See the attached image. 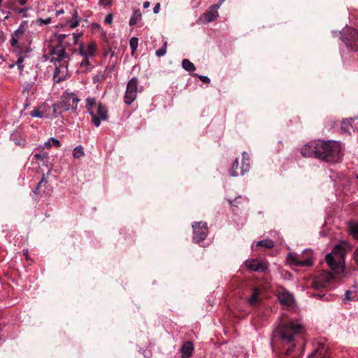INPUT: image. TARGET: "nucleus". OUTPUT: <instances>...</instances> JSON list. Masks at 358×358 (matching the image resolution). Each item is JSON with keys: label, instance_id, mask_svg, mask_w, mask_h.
<instances>
[{"label": "nucleus", "instance_id": "obj_2", "mask_svg": "<svg viewBox=\"0 0 358 358\" xmlns=\"http://www.w3.org/2000/svg\"><path fill=\"white\" fill-rule=\"evenodd\" d=\"M317 144V157L329 162L336 163L342 157L341 143L336 141H315Z\"/></svg>", "mask_w": 358, "mask_h": 358}, {"label": "nucleus", "instance_id": "obj_58", "mask_svg": "<svg viewBox=\"0 0 358 358\" xmlns=\"http://www.w3.org/2000/svg\"><path fill=\"white\" fill-rule=\"evenodd\" d=\"M224 1H225V0H220L219 1H220V4H222Z\"/></svg>", "mask_w": 358, "mask_h": 358}, {"label": "nucleus", "instance_id": "obj_57", "mask_svg": "<svg viewBox=\"0 0 358 358\" xmlns=\"http://www.w3.org/2000/svg\"><path fill=\"white\" fill-rule=\"evenodd\" d=\"M149 6H150V2H148V1H145V2L143 3V8H148Z\"/></svg>", "mask_w": 358, "mask_h": 358}, {"label": "nucleus", "instance_id": "obj_20", "mask_svg": "<svg viewBox=\"0 0 358 358\" xmlns=\"http://www.w3.org/2000/svg\"><path fill=\"white\" fill-rule=\"evenodd\" d=\"M142 19V15L139 9L134 10L133 15L129 20V24L130 27L136 25Z\"/></svg>", "mask_w": 358, "mask_h": 358}, {"label": "nucleus", "instance_id": "obj_56", "mask_svg": "<svg viewBox=\"0 0 358 358\" xmlns=\"http://www.w3.org/2000/svg\"><path fill=\"white\" fill-rule=\"evenodd\" d=\"M27 8H19L17 9L16 11L17 13H21L24 11H27Z\"/></svg>", "mask_w": 358, "mask_h": 358}, {"label": "nucleus", "instance_id": "obj_61", "mask_svg": "<svg viewBox=\"0 0 358 358\" xmlns=\"http://www.w3.org/2000/svg\"><path fill=\"white\" fill-rule=\"evenodd\" d=\"M357 300H358V298H357Z\"/></svg>", "mask_w": 358, "mask_h": 358}, {"label": "nucleus", "instance_id": "obj_50", "mask_svg": "<svg viewBox=\"0 0 358 358\" xmlns=\"http://www.w3.org/2000/svg\"><path fill=\"white\" fill-rule=\"evenodd\" d=\"M110 3L108 0H99L100 5H109Z\"/></svg>", "mask_w": 358, "mask_h": 358}, {"label": "nucleus", "instance_id": "obj_49", "mask_svg": "<svg viewBox=\"0 0 358 358\" xmlns=\"http://www.w3.org/2000/svg\"><path fill=\"white\" fill-rule=\"evenodd\" d=\"M242 156H243L242 160H247V162L250 160L249 155L246 152H243L242 153Z\"/></svg>", "mask_w": 358, "mask_h": 358}, {"label": "nucleus", "instance_id": "obj_34", "mask_svg": "<svg viewBox=\"0 0 358 358\" xmlns=\"http://www.w3.org/2000/svg\"><path fill=\"white\" fill-rule=\"evenodd\" d=\"M250 169V163L249 161L242 160V166H241V175H244L245 173L248 172Z\"/></svg>", "mask_w": 358, "mask_h": 358}, {"label": "nucleus", "instance_id": "obj_43", "mask_svg": "<svg viewBox=\"0 0 358 358\" xmlns=\"http://www.w3.org/2000/svg\"><path fill=\"white\" fill-rule=\"evenodd\" d=\"M50 141H52V143L54 145V146L57 147V148L61 146V143L58 139L51 137V138H50Z\"/></svg>", "mask_w": 358, "mask_h": 358}, {"label": "nucleus", "instance_id": "obj_9", "mask_svg": "<svg viewBox=\"0 0 358 358\" xmlns=\"http://www.w3.org/2000/svg\"><path fill=\"white\" fill-rule=\"evenodd\" d=\"M138 89V79L136 77L132 78L127 83L125 95L124 96V103L127 105L131 104L136 98Z\"/></svg>", "mask_w": 358, "mask_h": 358}, {"label": "nucleus", "instance_id": "obj_5", "mask_svg": "<svg viewBox=\"0 0 358 358\" xmlns=\"http://www.w3.org/2000/svg\"><path fill=\"white\" fill-rule=\"evenodd\" d=\"M326 262L336 273L343 272L345 269V248L336 245L326 257Z\"/></svg>", "mask_w": 358, "mask_h": 358}, {"label": "nucleus", "instance_id": "obj_59", "mask_svg": "<svg viewBox=\"0 0 358 358\" xmlns=\"http://www.w3.org/2000/svg\"><path fill=\"white\" fill-rule=\"evenodd\" d=\"M36 78H37V76H36V75H35V76H34V80L36 79Z\"/></svg>", "mask_w": 358, "mask_h": 358}, {"label": "nucleus", "instance_id": "obj_3", "mask_svg": "<svg viewBox=\"0 0 358 358\" xmlns=\"http://www.w3.org/2000/svg\"><path fill=\"white\" fill-rule=\"evenodd\" d=\"M303 331V326L299 321L289 320L282 323L275 330V334L283 343H290Z\"/></svg>", "mask_w": 358, "mask_h": 358}, {"label": "nucleus", "instance_id": "obj_8", "mask_svg": "<svg viewBox=\"0 0 358 358\" xmlns=\"http://www.w3.org/2000/svg\"><path fill=\"white\" fill-rule=\"evenodd\" d=\"M193 241L199 243L203 241L208 235V229L207 223L204 222H197L192 224Z\"/></svg>", "mask_w": 358, "mask_h": 358}, {"label": "nucleus", "instance_id": "obj_26", "mask_svg": "<svg viewBox=\"0 0 358 358\" xmlns=\"http://www.w3.org/2000/svg\"><path fill=\"white\" fill-rule=\"evenodd\" d=\"M84 155V149L81 145L76 146L73 150V156L76 159L82 157Z\"/></svg>", "mask_w": 358, "mask_h": 358}, {"label": "nucleus", "instance_id": "obj_35", "mask_svg": "<svg viewBox=\"0 0 358 358\" xmlns=\"http://www.w3.org/2000/svg\"><path fill=\"white\" fill-rule=\"evenodd\" d=\"M234 356L236 358H247V352L244 349L240 348L237 352H235Z\"/></svg>", "mask_w": 358, "mask_h": 358}, {"label": "nucleus", "instance_id": "obj_47", "mask_svg": "<svg viewBox=\"0 0 358 358\" xmlns=\"http://www.w3.org/2000/svg\"><path fill=\"white\" fill-rule=\"evenodd\" d=\"M159 9H160V3H157L155 7L153 8V13L155 14H157L159 12Z\"/></svg>", "mask_w": 358, "mask_h": 358}, {"label": "nucleus", "instance_id": "obj_27", "mask_svg": "<svg viewBox=\"0 0 358 358\" xmlns=\"http://www.w3.org/2000/svg\"><path fill=\"white\" fill-rule=\"evenodd\" d=\"M88 57H83V60L80 63V69L81 72H85L88 70L90 66V62Z\"/></svg>", "mask_w": 358, "mask_h": 358}, {"label": "nucleus", "instance_id": "obj_44", "mask_svg": "<svg viewBox=\"0 0 358 358\" xmlns=\"http://www.w3.org/2000/svg\"><path fill=\"white\" fill-rule=\"evenodd\" d=\"M198 77L202 82L205 83H210V79L206 76H198Z\"/></svg>", "mask_w": 358, "mask_h": 358}, {"label": "nucleus", "instance_id": "obj_24", "mask_svg": "<svg viewBox=\"0 0 358 358\" xmlns=\"http://www.w3.org/2000/svg\"><path fill=\"white\" fill-rule=\"evenodd\" d=\"M218 15L219 14L217 10H210L205 14V19L207 22H210L214 21Z\"/></svg>", "mask_w": 358, "mask_h": 358}, {"label": "nucleus", "instance_id": "obj_40", "mask_svg": "<svg viewBox=\"0 0 358 358\" xmlns=\"http://www.w3.org/2000/svg\"><path fill=\"white\" fill-rule=\"evenodd\" d=\"M67 36L66 34H56V37H57V39L58 41V44H61L62 43V42L64 41V38Z\"/></svg>", "mask_w": 358, "mask_h": 358}, {"label": "nucleus", "instance_id": "obj_42", "mask_svg": "<svg viewBox=\"0 0 358 358\" xmlns=\"http://www.w3.org/2000/svg\"><path fill=\"white\" fill-rule=\"evenodd\" d=\"M113 16L112 13L108 14L104 19V21L107 24H111L113 22Z\"/></svg>", "mask_w": 358, "mask_h": 358}, {"label": "nucleus", "instance_id": "obj_38", "mask_svg": "<svg viewBox=\"0 0 358 358\" xmlns=\"http://www.w3.org/2000/svg\"><path fill=\"white\" fill-rule=\"evenodd\" d=\"M30 115L33 117H43V113L42 111H41L38 108H35L34 110H33L30 113Z\"/></svg>", "mask_w": 358, "mask_h": 358}, {"label": "nucleus", "instance_id": "obj_17", "mask_svg": "<svg viewBox=\"0 0 358 358\" xmlns=\"http://www.w3.org/2000/svg\"><path fill=\"white\" fill-rule=\"evenodd\" d=\"M331 275L329 273L322 275L316 278L313 281V285L315 288H319L320 287H326L327 285L331 280Z\"/></svg>", "mask_w": 358, "mask_h": 358}, {"label": "nucleus", "instance_id": "obj_15", "mask_svg": "<svg viewBox=\"0 0 358 358\" xmlns=\"http://www.w3.org/2000/svg\"><path fill=\"white\" fill-rule=\"evenodd\" d=\"M308 358H329L324 344L318 343L317 348L308 355Z\"/></svg>", "mask_w": 358, "mask_h": 358}, {"label": "nucleus", "instance_id": "obj_37", "mask_svg": "<svg viewBox=\"0 0 358 358\" xmlns=\"http://www.w3.org/2000/svg\"><path fill=\"white\" fill-rule=\"evenodd\" d=\"M23 61H24L23 57L22 56H20L16 62V65H17L18 69L20 70V75L22 74L23 68H24Z\"/></svg>", "mask_w": 358, "mask_h": 358}, {"label": "nucleus", "instance_id": "obj_7", "mask_svg": "<svg viewBox=\"0 0 358 358\" xmlns=\"http://www.w3.org/2000/svg\"><path fill=\"white\" fill-rule=\"evenodd\" d=\"M79 101L80 99L75 93L65 91L57 106L64 111L76 110Z\"/></svg>", "mask_w": 358, "mask_h": 358}, {"label": "nucleus", "instance_id": "obj_14", "mask_svg": "<svg viewBox=\"0 0 358 358\" xmlns=\"http://www.w3.org/2000/svg\"><path fill=\"white\" fill-rule=\"evenodd\" d=\"M301 155L306 157H317V144L315 141H310L301 149Z\"/></svg>", "mask_w": 358, "mask_h": 358}, {"label": "nucleus", "instance_id": "obj_28", "mask_svg": "<svg viewBox=\"0 0 358 358\" xmlns=\"http://www.w3.org/2000/svg\"><path fill=\"white\" fill-rule=\"evenodd\" d=\"M355 293H357V286L353 287V290L345 292L344 300H355V296L353 295Z\"/></svg>", "mask_w": 358, "mask_h": 358}, {"label": "nucleus", "instance_id": "obj_39", "mask_svg": "<svg viewBox=\"0 0 358 358\" xmlns=\"http://www.w3.org/2000/svg\"><path fill=\"white\" fill-rule=\"evenodd\" d=\"M18 40H19V38L14 37L13 36L11 35V39L10 41V45L15 48H20V46L18 44Z\"/></svg>", "mask_w": 358, "mask_h": 358}, {"label": "nucleus", "instance_id": "obj_10", "mask_svg": "<svg viewBox=\"0 0 358 358\" xmlns=\"http://www.w3.org/2000/svg\"><path fill=\"white\" fill-rule=\"evenodd\" d=\"M307 257L305 259H301L296 254H289L287 259L291 264L296 266H310L313 264V253L310 250L307 249L303 250Z\"/></svg>", "mask_w": 358, "mask_h": 358}, {"label": "nucleus", "instance_id": "obj_52", "mask_svg": "<svg viewBox=\"0 0 358 358\" xmlns=\"http://www.w3.org/2000/svg\"><path fill=\"white\" fill-rule=\"evenodd\" d=\"M92 27L94 29H97L99 30H101V27L100 24H97V23H95V24H92Z\"/></svg>", "mask_w": 358, "mask_h": 358}, {"label": "nucleus", "instance_id": "obj_45", "mask_svg": "<svg viewBox=\"0 0 358 358\" xmlns=\"http://www.w3.org/2000/svg\"><path fill=\"white\" fill-rule=\"evenodd\" d=\"M82 36V34H75L73 33L72 34V37H73V43L74 44H76L78 43V39L79 37H80Z\"/></svg>", "mask_w": 358, "mask_h": 358}, {"label": "nucleus", "instance_id": "obj_12", "mask_svg": "<svg viewBox=\"0 0 358 358\" xmlns=\"http://www.w3.org/2000/svg\"><path fill=\"white\" fill-rule=\"evenodd\" d=\"M245 265L250 271L254 272H264L268 268L267 262L255 259L246 260Z\"/></svg>", "mask_w": 358, "mask_h": 358}, {"label": "nucleus", "instance_id": "obj_29", "mask_svg": "<svg viewBox=\"0 0 358 358\" xmlns=\"http://www.w3.org/2000/svg\"><path fill=\"white\" fill-rule=\"evenodd\" d=\"M47 182H48L47 179H46L45 176L43 175V177L41 178V180L38 182V183L37 185V187L34 190V192L35 194L41 193V187L43 185L45 186L47 184Z\"/></svg>", "mask_w": 358, "mask_h": 358}, {"label": "nucleus", "instance_id": "obj_11", "mask_svg": "<svg viewBox=\"0 0 358 358\" xmlns=\"http://www.w3.org/2000/svg\"><path fill=\"white\" fill-rule=\"evenodd\" d=\"M277 296L284 308L290 307L294 303V296L283 287L278 288Z\"/></svg>", "mask_w": 358, "mask_h": 358}, {"label": "nucleus", "instance_id": "obj_41", "mask_svg": "<svg viewBox=\"0 0 358 358\" xmlns=\"http://www.w3.org/2000/svg\"><path fill=\"white\" fill-rule=\"evenodd\" d=\"M34 157L36 158V159H44L45 158L48 157V154L46 152H43V153H36L34 155Z\"/></svg>", "mask_w": 358, "mask_h": 358}, {"label": "nucleus", "instance_id": "obj_33", "mask_svg": "<svg viewBox=\"0 0 358 358\" xmlns=\"http://www.w3.org/2000/svg\"><path fill=\"white\" fill-rule=\"evenodd\" d=\"M129 45H130L131 51L134 53L138 48V39L136 37H134V36L132 37L129 41Z\"/></svg>", "mask_w": 358, "mask_h": 358}, {"label": "nucleus", "instance_id": "obj_32", "mask_svg": "<svg viewBox=\"0 0 358 358\" xmlns=\"http://www.w3.org/2000/svg\"><path fill=\"white\" fill-rule=\"evenodd\" d=\"M238 167V159H236L235 161L232 164L231 169L229 170V174L232 177H236L238 176V173L236 171Z\"/></svg>", "mask_w": 358, "mask_h": 358}, {"label": "nucleus", "instance_id": "obj_51", "mask_svg": "<svg viewBox=\"0 0 358 358\" xmlns=\"http://www.w3.org/2000/svg\"><path fill=\"white\" fill-rule=\"evenodd\" d=\"M220 5H221V4H220V3L219 2V3H217V4H215V5L212 6V7H211V8H212V10H217L220 8Z\"/></svg>", "mask_w": 358, "mask_h": 358}, {"label": "nucleus", "instance_id": "obj_23", "mask_svg": "<svg viewBox=\"0 0 358 358\" xmlns=\"http://www.w3.org/2000/svg\"><path fill=\"white\" fill-rule=\"evenodd\" d=\"M256 245L263 246L270 249L274 247V243L272 240L266 238L257 242Z\"/></svg>", "mask_w": 358, "mask_h": 358}, {"label": "nucleus", "instance_id": "obj_21", "mask_svg": "<svg viewBox=\"0 0 358 358\" xmlns=\"http://www.w3.org/2000/svg\"><path fill=\"white\" fill-rule=\"evenodd\" d=\"M182 66L185 71L188 72H192L196 69L194 64L187 59H184L182 61Z\"/></svg>", "mask_w": 358, "mask_h": 358}, {"label": "nucleus", "instance_id": "obj_18", "mask_svg": "<svg viewBox=\"0 0 358 358\" xmlns=\"http://www.w3.org/2000/svg\"><path fill=\"white\" fill-rule=\"evenodd\" d=\"M260 290L258 288H254L252 291V295L248 298V302L250 306H256L259 301Z\"/></svg>", "mask_w": 358, "mask_h": 358}, {"label": "nucleus", "instance_id": "obj_31", "mask_svg": "<svg viewBox=\"0 0 358 358\" xmlns=\"http://www.w3.org/2000/svg\"><path fill=\"white\" fill-rule=\"evenodd\" d=\"M52 22L51 17H47L45 19L38 18L35 21V24L38 26L48 25Z\"/></svg>", "mask_w": 358, "mask_h": 358}, {"label": "nucleus", "instance_id": "obj_36", "mask_svg": "<svg viewBox=\"0 0 358 358\" xmlns=\"http://www.w3.org/2000/svg\"><path fill=\"white\" fill-rule=\"evenodd\" d=\"M23 34L24 29H22V24H21L20 27L12 34V36L17 38H20L23 35Z\"/></svg>", "mask_w": 358, "mask_h": 358}, {"label": "nucleus", "instance_id": "obj_4", "mask_svg": "<svg viewBox=\"0 0 358 358\" xmlns=\"http://www.w3.org/2000/svg\"><path fill=\"white\" fill-rule=\"evenodd\" d=\"M86 108L92 117V122L96 127H99L101 121L108 120V109L101 102L96 101L94 97L86 99Z\"/></svg>", "mask_w": 358, "mask_h": 358}, {"label": "nucleus", "instance_id": "obj_6", "mask_svg": "<svg viewBox=\"0 0 358 358\" xmlns=\"http://www.w3.org/2000/svg\"><path fill=\"white\" fill-rule=\"evenodd\" d=\"M341 39L344 42L348 48L353 51L358 50V30L355 28L346 27L340 33Z\"/></svg>", "mask_w": 358, "mask_h": 358}, {"label": "nucleus", "instance_id": "obj_1", "mask_svg": "<svg viewBox=\"0 0 358 358\" xmlns=\"http://www.w3.org/2000/svg\"><path fill=\"white\" fill-rule=\"evenodd\" d=\"M44 57L46 60H49L55 65L54 80L57 83L63 80L65 75L64 73L60 75V73L62 69H67V62H69V56L66 52L65 48L61 44H49Z\"/></svg>", "mask_w": 358, "mask_h": 358}, {"label": "nucleus", "instance_id": "obj_55", "mask_svg": "<svg viewBox=\"0 0 358 358\" xmlns=\"http://www.w3.org/2000/svg\"><path fill=\"white\" fill-rule=\"evenodd\" d=\"M27 1L28 0H19V3L21 6H24V5H25L27 3Z\"/></svg>", "mask_w": 358, "mask_h": 358}, {"label": "nucleus", "instance_id": "obj_60", "mask_svg": "<svg viewBox=\"0 0 358 358\" xmlns=\"http://www.w3.org/2000/svg\"><path fill=\"white\" fill-rule=\"evenodd\" d=\"M336 31H333V34H334V36L336 35Z\"/></svg>", "mask_w": 358, "mask_h": 358}, {"label": "nucleus", "instance_id": "obj_30", "mask_svg": "<svg viewBox=\"0 0 358 358\" xmlns=\"http://www.w3.org/2000/svg\"><path fill=\"white\" fill-rule=\"evenodd\" d=\"M166 48H167V41H165L164 42L163 46L156 51L155 55L158 57L164 56L166 53Z\"/></svg>", "mask_w": 358, "mask_h": 358}, {"label": "nucleus", "instance_id": "obj_19", "mask_svg": "<svg viewBox=\"0 0 358 358\" xmlns=\"http://www.w3.org/2000/svg\"><path fill=\"white\" fill-rule=\"evenodd\" d=\"M71 20H66V24L69 26L70 28L74 29L77 27L79 25L80 19L78 15V11L76 10L73 12V16Z\"/></svg>", "mask_w": 358, "mask_h": 358}, {"label": "nucleus", "instance_id": "obj_22", "mask_svg": "<svg viewBox=\"0 0 358 358\" xmlns=\"http://www.w3.org/2000/svg\"><path fill=\"white\" fill-rule=\"evenodd\" d=\"M352 122L353 120L352 118L343 120L341 124V131L343 133H350V129L352 128Z\"/></svg>", "mask_w": 358, "mask_h": 358}, {"label": "nucleus", "instance_id": "obj_54", "mask_svg": "<svg viewBox=\"0 0 358 358\" xmlns=\"http://www.w3.org/2000/svg\"><path fill=\"white\" fill-rule=\"evenodd\" d=\"M240 198H241V196H238L237 198H236V199H234V201H235L237 199H240ZM228 201H229V203L231 205L236 206V204H234V201L230 200V199H228Z\"/></svg>", "mask_w": 358, "mask_h": 358}, {"label": "nucleus", "instance_id": "obj_48", "mask_svg": "<svg viewBox=\"0 0 358 358\" xmlns=\"http://www.w3.org/2000/svg\"><path fill=\"white\" fill-rule=\"evenodd\" d=\"M52 141H50V138L44 143L43 144V148H49L52 146V143H51Z\"/></svg>", "mask_w": 358, "mask_h": 358}, {"label": "nucleus", "instance_id": "obj_25", "mask_svg": "<svg viewBox=\"0 0 358 358\" xmlns=\"http://www.w3.org/2000/svg\"><path fill=\"white\" fill-rule=\"evenodd\" d=\"M348 228L351 235L353 236L355 238L358 239V223H350Z\"/></svg>", "mask_w": 358, "mask_h": 358}, {"label": "nucleus", "instance_id": "obj_46", "mask_svg": "<svg viewBox=\"0 0 358 358\" xmlns=\"http://www.w3.org/2000/svg\"><path fill=\"white\" fill-rule=\"evenodd\" d=\"M353 257L355 264L358 266V247L355 250Z\"/></svg>", "mask_w": 358, "mask_h": 358}, {"label": "nucleus", "instance_id": "obj_13", "mask_svg": "<svg viewBox=\"0 0 358 358\" xmlns=\"http://www.w3.org/2000/svg\"><path fill=\"white\" fill-rule=\"evenodd\" d=\"M96 45L94 43H90L87 45L81 43L78 48V54L83 57H92L96 52Z\"/></svg>", "mask_w": 358, "mask_h": 358}, {"label": "nucleus", "instance_id": "obj_53", "mask_svg": "<svg viewBox=\"0 0 358 358\" xmlns=\"http://www.w3.org/2000/svg\"><path fill=\"white\" fill-rule=\"evenodd\" d=\"M64 13V10L63 9H60V10H57L55 14H56L57 16H59V15H62Z\"/></svg>", "mask_w": 358, "mask_h": 358}, {"label": "nucleus", "instance_id": "obj_16", "mask_svg": "<svg viewBox=\"0 0 358 358\" xmlns=\"http://www.w3.org/2000/svg\"><path fill=\"white\" fill-rule=\"evenodd\" d=\"M194 349V346L192 341L185 342L180 348L181 358H190Z\"/></svg>", "mask_w": 358, "mask_h": 358}]
</instances>
